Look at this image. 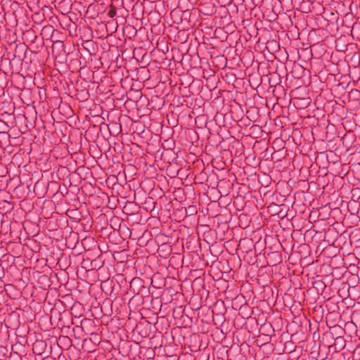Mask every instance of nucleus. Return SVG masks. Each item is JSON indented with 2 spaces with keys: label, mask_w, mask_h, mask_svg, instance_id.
I'll use <instances>...</instances> for the list:
<instances>
[{
  "label": "nucleus",
  "mask_w": 360,
  "mask_h": 360,
  "mask_svg": "<svg viewBox=\"0 0 360 360\" xmlns=\"http://www.w3.org/2000/svg\"><path fill=\"white\" fill-rule=\"evenodd\" d=\"M341 51H343V49L345 48V46H342V45H340Z\"/></svg>",
  "instance_id": "obj_5"
},
{
  "label": "nucleus",
  "mask_w": 360,
  "mask_h": 360,
  "mask_svg": "<svg viewBox=\"0 0 360 360\" xmlns=\"http://www.w3.org/2000/svg\"><path fill=\"white\" fill-rule=\"evenodd\" d=\"M109 8L110 10L108 11V13H107V15L109 17V18H114L116 14H117V11H116V8L115 6L113 5V4H110L109 6Z\"/></svg>",
  "instance_id": "obj_2"
},
{
  "label": "nucleus",
  "mask_w": 360,
  "mask_h": 360,
  "mask_svg": "<svg viewBox=\"0 0 360 360\" xmlns=\"http://www.w3.org/2000/svg\"><path fill=\"white\" fill-rule=\"evenodd\" d=\"M46 347L47 345L46 341L42 340H37L32 345V350L35 354L42 355L44 353H45Z\"/></svg>",
  "instance_id": "obj_1"
},
{
  "label": "nucleus",
  "mask_w": 360,
  "mask_h": 360,
  "mask_svg": "<svg viewBox=\"0 0 360 360\" xmlns=\"http://www.w3.org/2000/svg\"><path fill=\"white\" fill-rule=\"evenodd\" d=\"M341 51H343V49L345 48V46H342V45H340Z\"/></svg>",
  "instance_id": "obj_4"
},
{
  "label": "nucleus",
  "mask_w": 360,
  "mask_h": 360,
  "mask_svg": "<svg viewBox=\"0 0 360 360\" xmlns=\"http://www.w3.org/2000/svg\"><path fill=\"white\" fill-rule=\"evenodd\" d=\"M8 126L6 124V123L3 121L0 120V129L1 130H6L8 129Z\"/></svg>",
  "instance_id": "obj_3"
}]
</instances>
